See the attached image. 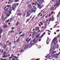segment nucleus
<instances>
[{
    "mask_svg": "<svg viewBox=\"0 0 60 60\" xmlns=\"http://www.w3.org/2000/svg\"><path fill=\"white\" fill-rule=\"evenodd\" d=\"M16 6V4H14V7H15V6Z\"/></svg>",
    "mask_w": 60,
    "mask_h": 60,
    "instance_id": "52",
    "label": "nucleus"
},
{
    "mask_svg": "<svg viewBox=\"0 0 60 60\" xmlns=\"http://www.w3.org/2000/svg\"><path fill=\"white\" fill-rule=\"evenodd\" d=\"M6 15H7V16L8 17L10 15L8 13L6 14Z\"/></svg>",
    "mask_w": 60,
    "mask_h": 60,
    "instance_id": "18",
    "label": "nucleus"
},
{
    "mask_svg": "<svg viewBox=\"0 0 60 60\" xmlns=\"http://www.w3.org/2000/svg\"><path fill=\"white\" fill-rule=\"evenodd\" d=\"M45 29V28H44L43 29H42V30H41L42 32H43V31H44V30Z\"/></svg>",
    "mask_w": 60,
    "mask_h": 60,
    "instance_id": "26",
    "label": "nucleus"
},
{
    "mask_svg": "<svg viewBox=\"0 0 60 60\" xmlns=\"http://www.w3.org/2000/svg\"><path fill=\"white\" fill-rule=\"evenodd\" d=\"M19 38H18L17 40L16 41V42H18L19 41Z\"/></svg>",
    "mask_w": 60,
    "mask_h": 60,
    "instance_id": "37",
    "label": "nucleus"
},
{
    "mask_svg": "<svg viewBox=\"0 0 60 60\" xmlns=\"http://www.w3.org/2000/svg\"><path fill=\"white\" fill-rule=\"evenodd\" d=\"M6 51H4L3 53V55H5V54H6Z\"/></svg>",
    "mask_w": 60,
    "mask_h": 60,
    "instance_id": "28",
    "label": "nucleus"
},
{
    "mask_svg": "<svg viewBox=\"0 0 60 60\" xmlns=\"http://www.w3.org/2000/svg\"><path fill=\"white\" fill-rule=\"evenodd\" d=\"M35 4H37L38 2H37V1H35Z\"/></svg>",
    "mask_w": 60,
    "mask_h": 60,
    "instance_id": "61",
    "label": "nucleus"
},
{
    "mask_svg": "<svg viewBox=\"0 0 60 60\" xmlns=\"http://www.w3.org/2000/svg\"><path fill=\"white\" fill-rule=\"evenodd\" d=\"M12 32H14V31L13 30H12L10 32V33H12Z\"/></svg>",
    "mask_w": 60,
    "mask_h": 60,
    "instance_id": "63",
    "label": "nucleus"
},
{
    "mask_svg": "<svg viewBox=\"0 0 60 60\" xmlns=\"http://www.w3.org/2000/svg\"><path fill=\"white\" fill-rule=\"evenodd\" d=\"M23 51H24V50L21 49L19 51V52H20V53H21L23 52Z\"/></svg>",
    "mask_w": 60,
    "mask_h": 60,
    "instance_id": "14",
    "label": "nucleus"
},
{
    "mask_svg": "<svg viewBox=\"0 0 60 60\" xmlns=\"http://www.w3.org/2000/svg\"><path fill=\"white\" fill-rule=\"evenodd\" d=\"M30 15V10L28 11L27 13V15H26V17H28L29 15Z\"/></svg>",
    "mask_w": 60,
    "mask_h": 60,
    "instance_id": "5",
    "label": "nucleus"
},
{
    "mask_svg": "<svg viewBox=\"0 0 60 60\" xmlns=\"http://www.w3.org/2000/svg\"><path fill=\"white\" fill-rule=\"evenodd\" d=\"M7 27V25L6 24H5L4 25V28H6Z\"/></svg>",
    "mask_w": 60,
    "mask_h": 60,
    "instance_id": "16",
    "label": "nucleus"
},
{
    "mask_svg": "<svg viewBox=\"0 0 60 60\" xmlns=\"http://www.w3.org/2000/svg\"><path fill=\"white\" fill-rule=\"evenodd\" d=\"M57 37V38H59L60 37V35H58Z\"/></svg>",
    "mask_w": 60,
    "mask_h": 60,
    "instance_id": "50",
    "label": "nucleus"
},
{
    "mask_svg": "<svg viewBox=\"0 0 60 60\" xmlns=\"http://www.w3.org/2000/svg\"><path fill=\"white\" fill-rule=\"evenodd\" d=\"M12 60H15V58H13L12 59Z\"/></svg>",
    "mask_w": 60,
    "mask_h": 60,
    "instance_id": "64",
    "label": "nucleus"
},
{
    "mask_svg": "<svg viewBox=\"0 0 60 60\" xmlns=\"http://www.w3.org/2000/svg\"><path fill=\"white\" fill-rule=\"evenodd\" d=\"M24 35H25V34H23V35H20V36H22V37H23V36H24Z\"/></svg>",
    "mask_w": 60,
    "mask_h": 60,
    "instance_id": "43",
    "label": "nucleus"
},
{
    "mask_svg": "<svg viewBox=\"0 0 60 60\" xmlns=\"http://www.w3.org/2000/svg\"><path fill=\"white\" fill-rule=\"evenodd\" d=\"M13 57L14 58H15V59H17L18 58V57H17L16 56H13Z\"/></svg>",
    "mask_w": 60,
    "mask_h": 60,
    "instance_id": "12",
    "label": "nucleus"
},
{
    "mask_svg": "<svg viewBox=\"0 0 60 60\" xmlns=\"http://www.w3.org/2000/svg\"><path fill=\"white\" fill-rule=\"evenodd\" d=\"M0 46H3V44H2V43H0Z\"/></svg>",
    "mask_w": 60,
    "mask_h": 60,
    "instance_id": "46",
    "label": "nucleus"
},
{
    "mask_svg": "<svg viewBox=\"0 0 60 60\" xmlns=\"http://www.w3.org/2000/svg\"><path fill=\"white\" fill-rule=\"evenodd\" d=\"M37 40H38V38H36L34 40V42H37Z\"/></svg>",
    "mask_w": 60,
    "mask_h": 60,
    "instance_id": "7",
    "label": "nucleus"
},
{
    "mask_svg": "<svg viewBox=\"0 0 60 60\" xmlns=\"http://www.w3.org/2000/svg\"><path fill=\"white\" fill-rule=\"evenodd\" d=\"M31 38H30L29 39V38H27L26 39V42H27V43H28L29 42V41H31Z\"/></svg>",
    "mask_w": 60,
    "mask_h": 60,
    "instance_id": "4",
    "label": "nucleus"
},
{
    "mask_svg": "<svg viewBox=\"0 0 60 60\" xmlns=\"http://www.w3.org/2000/svg\"><path fill=\"white\" fill-rule=\"evenodd\" d=\"M8 9L10 10V9H9V8H7L6 9H5V11H7L8 10Z\"/></svg>",
    "mask_w": 60,
    "mask_h": 60,
    "instance_id": "32",
    "label": "nucleus"
},
{
    "mask_svg": "<svg viewBox=\"0 0 60 60\" xmlns=\"http://www.w3.org/2000/svg\"><path fill=\"white\" fill-rule=\"evenodd\" d=\"M27 48V46H25V47H24V49H26Z\"/></svg>",
    "mask_w": 60,
    "mask_h": 60,
    "instance_id": "55",
    "label": "nucleus"
},
{
    "mask_svg": "<svg viewBox=\"0 0 60 60\" xmlns=\"http://www.w3.org/2000/svg\"><path fill=\"white\" fill-rule=\"evenodd\" d=\"M39 27H37L35 29V31H37L38 30H39Z\"/></svg>",
    "mask_w": 60,
    "mask_h": 60,
    "instance_id": "11",
    "label": "nucleus"
},
{
    "mask_svg": "<svg viewBox=\"0 0 60 60\" xmlns=\"http://www.w3.org/2000/svg\"><path fill=\"white\" fill-rule=\"evenodd\" d=\"M38 8H39V9H41V8H42V7H41V6H40V5H39L38 6Z\"/></svg>",
    "mask_w": 60,
    "mask_h": 60,
    "instance_id": "10",
    "label": "nucleus"
},
{
    "mask_svg": "<svg viewBox=\"0 0 60 60\" xmlns=\"http://www.w3.org/2000/svg\"><path fill=\"white\" fill-rule=\"evenodd\" d=\"M18 15H19V16H21V15H22V13H17Z\"/></svg>",
    "mask_w": 60,
    "mask_h": 60,
    "instance_id": "21",
    "label": "nucleus"
},
{
    "mask_svg": "<svg viewBox=\"0 0 60 60\" xmlns=\"http://www.w3.org/2000/svg\"><path fill=\"white\" fill-rule=\"evenodd\" d=\"M58 4H60V0H59L58 2Z\"/></svg>",
    "mask_w": 60,
    "mask_h": 60,
    "instance_id": "45",
    "label": "nucleus"
},
{
    "mask_svg": "<svg viewBox=\"0 0 60 60\" xmlns=\"http://www.w3.org/2000/svg\"><path fill=\"white\" fill-rule=\"evenodd\" d=\"M55 5H56V6H58L59 5V4L57 3H56V4Z\"/></svg>",
    "mask_w": 60,
    "mask_h": 60,
    "instance_id": "25",
    "label": "nucleus"
},
{
    "mask_svg": "<svg viewBox=\"0 0 60 60\" xmlns=\"http://www.w3.org/2000/svg\"><path fill=\"white\" fill-rule=\"evenodd\" d=\"M33 34H34L36 35V32H33Z\"/></svg>",
    "mask_w": 60,
    "mask_h": 60,
    "instance_id": "22",
    "label": "nucleus"
},
{
    "mask_svg": "<svg viewBox=\"0 0 60 60\" xmlns=\"http://www.w3.org/2000/svg\"><path fill=\"white\" fill-rule=\"evenodd\" d=\"M5 57H7V55H5Z\"/></svg>",
    "mask_w": 60,
    "mask_h": 60,
    "instance_id": "62",
    "label": "nucleus"
},
{
    "mask_svg": "<svg viewBox=\"0 0 60 60\" xmlns=\"http://www.w3.org/2000/svg\"><path fill=\"white\" fill-rule=\"evenodd\" d=\"M31 5H30V4H28V5L27 6V7H28L29 8V7H30V6Z\"/></svg>",
    "mask_w": 60,
    "mask_h": 60,
    "instance_id": "27",
    "label": "nucleus"
},
{
    "mask_svg": "<svg viewBox=\"0 0 60 60\" xmlns=\"http://www.w3.org/2000/svg\"><path fill=\"white\" fill-rule=\"evenodd\" d=\"M11 8H12V10H13V11H14V10H15V8H14V7H12Z\"/></svg>",
    "mask_w": 60,
    "mask_h": 60,
    "instance_id": "24",
    "label": "nucleus"
},
{
    "mask_svg": "<svg viewBox=\"0 0 60 60\" xmlns=\"http://www.w3.org/2000/svg\"><path fill=\"white\" fill-rule=\"evenodd\" d=\"M41 12L38 15V16H39L40 14H41Z\"/></svg>",
    "mask_w": 60,
    "mask_h": 60,
    "instance_id": "60",
    "label": "nucleus"
},
{
    "mask_svg": "<svg viewBox=\"0 0 60 60\" xmlns=\"http://www.w3.org/2000/svg\"><path fill=\"white\" fill-rule=\"evenodd\" d=\"M26 4H29V1H27V2Z\"/></svg>",
    "mask_w": 60,
    "mask_h": 60,
    "instance_id": "56",
    "label": "nucleus"
},
{
    "mask_svg": "<svg viewBox=\"0 0 60 60\" xmlns=\"http://www.w3.org/2000/svg\"><path fill=\"white\" fill-rule=\"evenodd\" d=\"M54 20V19L52 18V19H51V21H53V20Z\"/></svg>",
    "mask_w": 60,
    "mask_h": 60,
    "instance_id": "53",
    "label": "nucleus"
},
{
    "mask_svg": "<svg viewBox=\"0 0 60 60\" xmlns=\"http://www.w3.org/2000/svg\"><path fill=\"white\" fill-rule=\"evenodd\" d=\"M49 15H47L45 17V18H48V17H49Z\"/></svg>",
    "mask_w": 60,
    "mask_h": 60,
    "instance_id": "30",
    "label": "nucleus"
},
{
    "mask_svg": "<svg viewBox=\"0 0 60 60\" xmlns=\"http://www.w3.org/2000/svg\"><path fill=\"white\" fill-rule=\"evenodd\" d=\"M34 41H33V40L31 41H30V43L28 44L27 45V46L29 47V48H31L33 45H33L34 44Z\"/></svg>",
    "mask_w": 60,
    "mask_h": 60,
    "instance_id": "2",
    "label": "nucleus"
},
{
    "mask_svg": "<svg viewBox=\"0 0 60 60\" xmlns=\"http://www.w3.org/2000/svg\"><path fill=\"white\" fill-rule=\"evenodd\" d=\"M3 29L0 28V34H1L2 32H3Z\"/></svg>",
    "mask_w": 60,
    "mask_h": 60,
    "instance_id": "9",
    "label": "nucleus"
},
{
    "mask_svg": "<svg viewBox=\"0 0 60 60\" xmlns=\"http://www.w3.org/2000/svg\"><path fill=\"white\" fill-rule=\"evenodd\" d=\"M54 56L56 58L57 56V53L55 54H54Z\"/></svg>",
    "mask_w": 60,
    "mask_h": 60,
    "instance_id": "15",
    "label": "nucleus"
},
{
    "mask_svg": "<svg viewBox=\"0 0 60 60\" xmlns=\"http://www.w3.org/2000/svg\"><path fill=\"white\" fill-rule=\"evenodd\" d=\"M7 45H5L4 46V48L5 49H6Z\"/></svg>",
    "mask_w": 60,
    "mask_h": 60,
    "instance_id": "39",
    "label": "nucleus"
},
{
    "mask_svg": "<svg viewBox=\"0 0 60 60\" xmlns=\"http://www.w3.org/2000/svg\"><path fill=\"white\" fill-rule=\"evenodd\" d=\"M9 21V19H8V20L6 21H5V23H6V22H8V21Z\"/></svg>",
    "mask_w": 60,
    "mask_h": 60,
    "instance_id": "41",
    "label": "nucleus"
},
{
    "mask_svg": "<svg viewBox=\"0 0 60 60\" xmlns=\"http://www.w3.org/2000/svg\"><path fill=\"white\" fill-rule=\"evenodd\" d=\"M2 20L3 21H4L5 20V19L4 18V17H3V16H2Z\"/></svg>",
    "mask_w": 60,
    "mask_h": 60,
    "instance_id": "13",
    "label": "nucleus"
},
{
    "mask_svg": "<svg viewBox=\"0 0 60 60\" xmlns=\"http://www.w3.org/2000/svg\"><path fill=\"white\" fill-rule=\"evenodd\" d=\"M43 36H44V35H43V34H42L41 35V38H42V37H43Z\"/></svg>",
    "mask_w": 60,
    "mask_h": 60,
    "instance_id": "58",
    "label": "nucleus"
},
{
    "mask_svg": "<svg viewBox=\"0 0 60 60\" xmlns=\"http://www.w3.org/2000/svg\"><path fill=\"white\" fill-rule=\"evenodd\" d=\"M56 48H59V45L58 44L57 45Z\"/></svg>",
    "mask_w": 60,
    "mask_h": 60,
    "instance_id": "38",
    "label": "nucleus"
},
{
    "mask_svg": "<svg viewBox=\"0 0 60 60\" xmlns=\"http://www.w3.org/2000/svg\"><path fill=\"white\" fill-rule=\"evenodd\" d=\"M46 43L47 44H49V39H47L46 41Z\"/></svg>",
    "mask_w": 60,
    "mask_h": 60,
    "instance_id": "20",
    "label": "nucleus"
},
{
    "mask_svg": "<svg viewBox=\"0 0 60 60\" xmlns=\"http://www.w3.org/2000/svg\"><path fill=\"white\" fill-rule=\"evenodd\" d=\"M3 57V58H4V57H5V55H4L3 56H2Z\"/></svg>",
    "mask_w": 60,
    "mask_h": 60,
    "instance_id": "51",
    "label": "nucleus"
},
{
    "mask_svg": "<svg viewBox=\"0 0 60 60\" xmlns=\"http://www.w3.org/2000/svg\"><path fill=\"white\" fill-rule=\"evenodd\" d=\"M56 37H55L54 38L51 44H52V43H54V45H56L57 43V40H56ZM55 40H56L55 41Z\"/></svg>",
    "mask_w": 60,
    "mask_h": 60,
    "instance_id": "1",
    "label": "nucleus"
},
{
    "mask_svg": "<svg viewBox=\"0 0 60 60\" xmlns=\"http://www.w3.org/2000/svg\"><path fill=\"white\" fill-rule=\"evenodd\" d=\"M29 8L30 9H31L32 8V6L31 5L29 7Z\"/></svg>",
    "mask_w": 60,
    "mask_h": 60,
    "instance_id": "33",
    "label": "nucleus"
},
{
    "mask_svg": "<svg viewBox=\"0 0 60 60\" xmlns=\"http://www.w3.org/2000/svg\"><path fill=\"white\" fill-rule=\"evenodd\" d=\"M5 50H6V51H7L8 50V47L7 48L5 49Z\"/></svg>",
    "mask_w": 60,
    "mask_h": 60,
    "instance_id": "35",
    "label": "nucleus"
},
{
    "mask_svg": "<svg viewBox=\"0 0 60 60\" xmlns=\"http://www.w3.org/2000/svg\"><path fill=\"white\" fill-rule=\"evenodd\" d=\"M51 48H52V49H53V50H54L55 49V48L56 47V46L52 44L51 45Z\"/></svg>",
    "mask_w": 60,
    "mask_h": 60,
    "instance_id": "3",
    "label": "nucleus"
},
{
    "mask_svg": "<svg viewBox=\"0 0 60 60\" xmlns=\"http://www.w3.org/2000/svg\"><path fill=\"white\" fill-rule=\"evenodd\" d=\"M6 6L7 7H8V8H10V7H11V6L10 5H7Z\"/></svg>",
    "mask_w": 60,
    "mask_h": 60,
    "instance_id": "19",
    "label": "nucleus"
},
{
    "mask_svg": "<svg viewBox=\"0 0 60 60\" xmlns=\"http://www.w3.org/2000/svg\"><path fill=\"white\" fill-rule=\"evenodd\" d=\"M23 33V31H21V32H19V34H21V33Z\"/></svg>",
    "mask_w": 60,
    "mask_h": 60,
    "instance_id": "54",
    "label": "nucleus"
},
{
    "mask_svg": "<svg viewBox=\"0 0 60 60\" xmlns=\"http://www.w3.org/2000/svg\"><path fill=\"white\" fill-rule=\"evenodd\" d=\"M9 2L10 3H11L12 2H13V1L12 0H9Z\"/></svg>",
    "mask_w": 60,
    "mask_h": 60,
    "instance_id": "36",
    "label": "nucleus"
},
{
    "mask_svg": "<svg viewBox=\"0 0 60 60\" xmlns=\"http://www.w3.org/2000/svg\"><path fill=\"white\" fill-rule=\"evenodd\" d=\"M40 23L41 24V25H43V22L41 21L40 22Z\"/></svg>",
    "mask_w": 60,
    "mask_h": 60,
    "instance_id": "34",
    "label": "nucleus"
},
{
    "mask_svg": "<svg viewBox=\"0 0 60 60\" xmlns=\"http://www.w3.org/2000/svg\"><path fill=\"white\" fill-rule=\"evenodd\" d=\"M24 14H26V11H24Z\"/></svg>",
    "mask_w": 60,
    "mask_h": 60,
    "instance_id": "47",
    "label": "nucleus"
},
{
    "mask_svg": "<svg viewBox=\"0 0 60 60\" xmlns=\"http://www.w3.org/2000/svg\"><path fill=\"white\" fill-rule=\"evenodd\" d=\"M32 38H34V34H32Z\"/></svg>",
    "mask_w": 60,
    "mask_h": 60,
    "instance_id": "40",
    "label": "nucleus"
},
{
    "mask_svg": "<svg viewBox=\"0 0 60 60\" xmlns=\"http://www.w3.org/2000/svg\"><path fill=\"white\" fill-rule=\"evenodd\" d=\"M51 53H52V54H54V53H55L56 52H55L54 51H52L51 52Z\"/></svg>",
    "mask_w": 60,
    "mask_h": 60,
    "instance_id": "17",
    "label": "nucleus"
},
{
    "mask_svg": "<svg viewBox=\"0 0 60 60\" xmlns=\"http://www.w3.org/2000/svg\"><path fill=\"white\" fill-rule=\"evenodd\" d=\"M12 19V18H11L9 19V21H11V20Z\"/></svg>",
    "mask_w": 60,
    "mask_h": 60,
    "instance_id": "48",
    "label": "nucleus"
},
{
    "mask_svg": "<svg viewBox=\"0 0 60 60\" xmlns=\"http://www.w3.org/2000/svg\"><path fill=\"white\" fill-rule=\"evenodd\" d=\"M6 59H1V60H6Z\"/></svg>",
    "mask_w": 60,
    "mask_h": 60,
    "instance_id": "57",
    "label": "nucleus"
},
{
    "mask_svg": "<svg viewBox=\"0 0 60 60\" xmlns=\"http://www.w3.org/2000/svg\"><path fill=\"white\" fill-rule=\"evenodd\" d=\"M46 12H47V11H43V14H45V13H46Z\"/></svg>",
    "mask_w": 60,
    "mask_h": 60,
    "instance_id": "29",
    "label": "nucleus"
},
{
    "mask_svg": "<svg viewBox=\"0 0 60 60\" xmlns=\"http://www.w3.org/2000/svg\"><path fill=\"white\" fill-rule=\"evenodd\" d=\"M4 50H2V52H1V53H3V52H4Z\"/></svg>",
    "mask_w": 60,
    "mask_h": 60,
    "instance_id": "49",
    "label": "nucleus"
},
{
    "mask_svg": "<svg viewBox=\"0 0 60 60\" xmlns=\"http://www.w3.org/2000/svg\"><path fill=\"white\" fill-rule=\"evenodd\" d=\"M19 22H17V23H16V26H18V25H19Z\"/></svg>",
    "mask_w": 60,
    "mask_h": 60,
    "instance_id": "44",
    "label": "nucleus"
},
{
    "mask_svg": "<svg viewBox=\"0 0 60 60\" xmlns=\"http://www.w3.org/2000/svg\"><path fill=\"white\" fill-rule=\"evenodd\" d=\"M39 36H40V34H38V35H36L35 36V37H36V38H37V37H39Z\"/></svg>",
    "mask_w": 60,
    "mask_h": 60,
    "instance_id": "31",
    "label": "nucleus"
},
{
    "mask_svg": "<svg viewBox=\"0 0 60 60\" xmlns=\"http://www.w3.org/2000/svg\"><path fill=\"white\" fill-rule=\"evenodd\" d=\"M50 56H51V54H48L47 56H45L46 58H49V57Z\"/></svg>",
    "mask_w": 60,
    "mask_h": 60,
    "instance_id": "6",
    "label": "nucleus"
},
{
    "mask_svg": "<svg viewBox=\"0 0 60 60\" xmlns=\"http://www.w3.org/2000/svg\"><path fill=\"white\" fill-rule=\"evenodd\" d=\"M29 19H30V18L27 19L26 20V22H28L29 21Z\"/></svg>",
    "mask_w": 60,
    "mask_h": 60,
    "instance_id": "42",
    "label": "nucleus"
},
{
    "mask_svg": "<svg viewBox=\"0 0 60 60\" xmlns=\"http://www.w3.org/2000/svg\"><path fill=\"white\" fill-rule=\"evenodd\" d=\"M20 11L18 10H17L16 11L17 12V13H19V12H20Z\"/></svg>",
    "mask_w": 60,
    "mask_h": 60,
    "instance_id": "23",
    "label": "nucleus"
},
{
    "mask_svg": "<svg viewBox=\"0 0 60 60\" xmlns=\"http://www.w3.org/2000/svg\"><path fill=\"white\" fill-rule=\"evenodd\" d=\"M11 58H12V57L11 56L9 57V59H11Z\"/></svg>",
    "mask_w": 60,
    "mask_h": 60,
    "instance_id": "59",
    "label": "nucleus"
},
{
    "mask_svg": "<svg viewBox=\"0 0 60 60\" xmlns=\"http://www.w3.org/2000/svg\"><path fill=\"white\" fill-rule=\"evenodd\" d=\"M34 10L33 9V8H31L30 11V12L31 13V12H34Z\"/></svg>",
    "mask_w": 60,
    "mask_h": 60,
    "instance_id": "8",
    "label": "nucleus"
}]
</instances>
